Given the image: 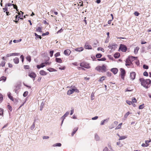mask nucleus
<instances>
[{"mask_svg":"<svg viewBox=\"0 0 151 151\" xmlns=\"http://www.w3.org/2000/svg\"><path fill=\"white\" fill-rule=\"evenodd\" d=\"M139 81L141 82L142 85L145 88H147L148 86L151 83V81L149 79H145L143 78H141L139 79Z\"/></svg>","mask_w":151,"mask_h":151,"instance_id":"1","label":"nucleus"},{"mask_svg":"<svg viewBox=\"0 0 151 151\" xmlns=\"http://www.w3.org/2000/svg\"><path fill=\"white\" fill-rule=\"evenodd\" d=\"M96 69L100 72H105L106 70V65H103L102 66H98L96 68Z\"/></svg>","mask_w":151,"mask_h":151,"instance_id":"2","label":"nucleus"},{"mask_svg":"<svg viewBox=\"0 0 151 151\" xmlns=\"http://www.w3.org/2000/svg\"><path fill=\"white\" fill-rule=\"evenodd\" d=\"M80 66L86 68H88L90 67L89 64L86 62L81 63L80 64Z\"/></svg>","mask_w":151,"mask_h":151,"instance_id":"3","label":"nucleus"},{"mask_svg":"<svg viewBox=\"0 0 151 151\" xmlns=\"http://www.w3.org/2000/svg\"><path fill=\"white\" fill-rule=\"evenodd\" d=\"M119 49L121 50L122 52H125L127 50V47L124 45H121L119 47Z\"/></svg>","mask_w":151,"mask_h":151,"instance_id":"4","label":"nucleus"},{"mask_svg":"<svg viewBox=\"0 0 151 151\" xmlns=\"http://www.w3.org/2000/svg\"><path fill=\"white\" fill-rule=\"evenodd\" d=\"M120 71H121V78L122 79H124V76L125 75V70L122 68H121L120 69Z\"/></svg>","mask_w":151,"mask_h":151,"instance_id":"5","label":"nucleus"},{"mask_svg":"<svg viewBox=\"0 0 151 151\" xmlns=\"http://www.w3.org/2000/svg\"><path fill=\"white\" fill-rule=\"evenodd\" d=\"M69 112L67 111L61 118V120H62V123H61V125L62 124L63 122V121L65 118L68 116V115L69 114Z\"/></svg>","mask_w":151,"mask_h":151,"instance_id":"6","label":"nucleus"},{"mask_svg":"<svg viewBox=\"0 0 151 151\" xmlns=\"http://www.w3.org/2000/svg\"><path fill=\"white\" fill-rule=\"evenodd\" d=\"M28 76L31 78H33V81L34 80L36 76V74L34 72L29 73Z\"/></svg>","mask_w":151,"mask_h":151,"instance_id":"7","label":"nucleus"},{"mask_svg":"<svg viewBox=\"0 0 151 151\" xmlns=\"http://www.w3.org/2000/svg\"><path fill=\"white\" fill-rule=\"evenodd\" d=\"M117 45L115 44H109L108 47L111 49H114L117 47Z\"/></svg>","mask_w":151,"mask_h":151,"instance_id":"8","label":"nucleus"},{"mask_svg":"<svg viewBox=\"0 0 151 151\" xmlns=\"http://www.w3.org/2000/svg\"><path fill=\"white\" fill-rule=\"evenodd\" d=\"M136 75V74L134 72H132L130 73V77L132 80L135 79Z\"/></svg>","mask_w":151,"mask_h":151,"instance_id":"9","label":"nucleus"},{"mask_svg":"<svg viewBox=\"0 0 151 151\" xmlns=\"http://www.w3.org/2000/svg\"><path fill=\"white\" fill-rule=\"evenodd\" d=\"M118 124V122L117 121H115L114 122V123L111 125L109 126V129H111L112 128H114V127H115L117 125V124Z\"/></svg>","mask_w":151,"mask_h":151,"instance_id":"10","label":"nucleus"},{"mask_svg":"<svg viewBox=\"0 0 151 151\" xmlns=\"http://www.w3.org/2000/svg\"><path fill=\"white\" fill-rule=\"evenodd\" d=\"M71 53V51L69 49H67L64 50V54L68 56Z\"/></svg>","mask_w":151,"mask_h":151,"instance_id":"11","label":"nucleus"},{"mask_svg":"<svg viewBox=\"0 0 151 151\" xmlns=\"http://www.w3.org/2000/svg\"><path fill=\"white\" fill-rule=\"evenodd\" d=\"M84 47L86 49H92V47L91 46L88 44V43H86L84 46Z\"/></svg>","mask_w":151,"mask_h":151,"instance_id":"12","label":"nucleus"},{"mask_svg":"<svg viewBox=\"0 0 151 151\" xmlns=\"http://www.w3.org/2000/svg\"><path fill=\"white\" fill-rule=\"evenodd\" d=\"M75 91V89L74 88L69 90L67 92V94L68 95H70L73 93Z\"/></svg>","mask_w":151,"mask_h":151,"instance_id":"13","label":"nucleus"},{"mask_svg":"<svg viewBox=\"0 0 151 151\" xmlns=\"http://www.w3.org/2000/svg\"><path fill=\"white\" fill-rule=\"evenodd\" d=\"M51 63H49V62H47V61L45 62V63H42L40 65L41 68H43L45 66V64L46 65H50V64Z\"/></svg>","mask_w":151,"mask_h":151,"instance_id":"14","label":"nucleus"},{"mask_svg":"<svg viewBox=\"0 0 151 151\" xmlns=\"http://www.w3.org/2000/svg\"><path fill=\"white\" fill-rule=\"evenodd\" d=\"M111 70L114 74H115L117 73L118 70L117 68H112Z\"/></svg>","mask_w":151,"mask_h":151,"instance_id":"15","label":"nucleus"},{"mask_svg":"<svg viewBox=\"0 0 151 151\" xmlns=\"http://www.w3.org/2000/svg\"><path fill=\"white\" fill-rule=\"evenodd\" d=\"M78 127H77L75 128L74 129L73 131L71 134V135H72V136H73L74 135V134H75V133H76V132L78 130Z\"/></svg>","mask_w":151,"mask_h":151,"instance_id":"16","label":"nucleus"},{"mask_svg":"<svg viewBox=\"0 0 151 151\" xmlns=\"http://www.w3.org/2000/svg\"><path fill=\"white\" fill-rule=\"evenodd\" d=\"M126 66L129 65L131 63V61L129 60V59H127L126 61Z\"/></svg>","mask_w":151,"mask_h":151,"instance_id":"17","label":"nucleus"},{"mask_svg":"<svg viewBox=\"0 0 151 151\" xmlns=\"http://www.w3.org/2000/svg\"><path fill=\"white\" fill-rule=\"evenodd\" d=\"M40 74L42 76H45L46 75V72L44 70H41L40 71Z\"/></svg>","mask_w":151,"mask_h":151,"instance_id":"18","label":"nucleus"},{"mask_svg":"<svg viewBox=\"0 0 151 151\" xmlns=\"http://www.w3.org/2000/svg\"><path fill=\"white\" fill-rule=\"evenodd\" d=\"M13 61L15 63L18 64L19 63V59L18 58H15L14 59Z\"/></svg>","mask_w":151,"mask_h":151,"instance_id":"19","label":"nucleus"},{"mask_svg":"<svg viewBox=\"0 0 151 151\" xmlns=\"http://www.w3.org/2000/svg\"><path fill=\"white\" fill-rule=\"evenodd\" d=\"M83 48L82 47H80L76 49L75 50L77 52H81L83 50Z\"/></svg>","mask_w":151,"mask_h":151,"instance_id":"20","label":"nucleus"},{"mask_svg":"<svg viewBox=\"0 0 151 151\" xmlns=\"http://www.w3.org/2000/svg\"><path fill=\"white\" fill-rule=\"evenodd\" d=\"M139 49V47H137L136 48H135L134 49V52L135 54L137 53Z\"/></svg>","mask_w":151,"mask_h":151,"instance_id":"21","label":"nucleus"},{"mask_svg":"<svg viewBox=\"0 0 151 151\" xmlns=\"http://www.w3.org/2000/svg\"><path fill=\"white\" fill-rule=\"evenodd\" d=\"M56 61L58 63H61L62 62V60L60 58H55Z\"/></svg>","mask_w":151,"mask_h":151,"instance_id":"22","label":"nucleus"},{"mask_svg":"<svg viewBox=\"0 0 151 151\" xmlns=\"http://www.w3.org/2000/svg\"><path fill=\"white\" fill-rule=\"evenodd\" d=\"M120 54L118 53H116L114 55V57L116 58H118Z\"/></svg>","mask_w":151,"mask_h":151,"instance_id":"23","label":"nucleus"},{"mask_svg":"<svg viewBox=\"0 0 151 151\" xmlns=\"http://www.w3.org/2000/svg\"><path fill=\"white\" fill-rule=\"evenodd\" d=\"M122 123H120L118 126H117L116 128L115 129H120L121 127V126L122 125Z\"/></svg>","mask_w":151,"mask_h":151,"instance_id":"24","label":"nucleus"},{"mask_svg":"<svg viewBox=\"0 0 151 151\" xmlns=\"http://www.w3.org/2000/svg\"><path fill=\"white\" fill-rule=\"evenodd\" d=\"M13 6L14 8V9H16L17 11V12H19V10L18 9H17V6L15 4H14V5H13ZM18 14H19V16L20 15V14H21L20 13H19V12L18 13Z\"/></svg>","mask_w":151,"mask_h":151,"instance_id":"25","label":"nucleus"},{"mask_svg":"<svg viewBox=\"0 0 151 151\" xmlns=\"http://www.w3.org/2000/svg\"><path fill=\"white\" fill-rule=\"evenodd\" d=\"M19 88V85H17L16 86V88L14 89V91L15 93H17L18 90Z\"/></svg>","mask_w":151,"mask_h":151,"instance_id":"26","label":"nucleus"},{"mask_svg":"<svg viewBox=\"0 0 151 151\" xmlns=\"http://www.w3.org/2000/svg\"><path fill=\"white\" fill-rule=\"evenodd\" d=\"M61 146V144L60 143H57L53 145V146L55 147H60Z\"/></svg>","mask_w":151,"mask_h":151,"instance_id":"27","label":"nucleus"},{"mask_svg":"<svg viewBox=\"0 0 151 151\" xmlns=\"http://www.w3.org/2000/svg\"><path fill=\"white\" fill-rule=\"evenodd\" d=\"M8 96L9 97V98L12 100L13 101V97L12 96H11V93H10L9 92L8 93Z\"/></svg>","mask_w":151,"mask_h":151,"instance_id":"28","label":"nucleus"},{"mask_svg":"<svg viewBox=\"0 0 151 151\" xmlns=\"http://www.w3.org/2000/svg\"><path fill=\"white\" fill-rule=\"evenodd\" d=\"M126 138H127V137H126L125 136H120V138H119V140H123V139H125Z\"/></svg>","mask_w":151,"mask_h":151,"instance_id":"29","label":"nucleus"},{"mask_svg":"<svg viewBox=\"0 0 151 151\" xmlns=\"http://www.w3.org/2000/svg\"><path fill=\"white\" fill-rule=\"evenodd\" d=\"M35 35L36 36L35 39H36V38H40V39H42V37L41 36L38 35L37 33H35Z\"/></svg>","mask_w":151,"mask_h":151,"instance_id":"30","label":"nucleus"},{"mask_svg":"<svg viewBox=\"0 0 151 151\" xmlns=\"http://www.w3.org/2000/svg\"><path fill=\"white\" fill-rule=\"evenodd\" d=\"M44 104H45L44 103L42 102V103L41 104L40 106V111H41L42 110V108H43V107L44 106Z\"/></svg>","mask_w":151,"mask_h":151,"instance_id":"31","label":"nucleus"},{"mask_svg":"<svg viewBox=\"0 0 151 151\" xmlns=\"http://www.w3.org/2000/svg\"><path fill=\"white\" fill-rule=\"evenodd\" d=\"M27 60L30 62L31 61V57L30 55H28L26 57Z\"/></svg>","mask_w":151,"mask_h":151,"instance_id":"32","label":"nucleus"},{"mask_svg":"<svg viewBox=\"0 0 151 151\" xmlns=\"http://www.w3.org/2000/svg\"><path fill=\"white\" fill-rule=\"evenodd\" d=\"M102 56V55L100 53H98L96 55V57L98 58H101Z\"/></svg>","mask_w":151,"mask_h":151,"instance_id":"33","label":"nucleus"},{"mask_svg":"<svg viewBox=\"0 0 151 151\" xmlns=\"http://www.w3.org/2000/svg\"><path fill=\"white\" fill-rule=\"evenodd\" d=\"M6 77L3 76H2L0 78V81L3 80L4 81H5L6 80Z\"/></svg>","mask_w":151,"mask_h":151,"instance_id":"34","label":"nucleus"},{"mask_svg":"<svg viewBox=\"0 0 151 151\" xmlns=\"http://www.w3.org/2000/svg\"><path fill=\"white\" fill-rule=\"evenodd\" d=\"M105 78V77L104 76H103L102 77H101L100 79L99 80V81L102 82V81L104 80Z\"/></svg>","mask_w":151,"mask_h":151,"instance_id":"35","label":"nucleus"},{"mask_svg":"<svg viewBox=\"0 0 151 151\" xmlns=\"http://www.w3.org/2000/svg\"><path fill=\"white\" fill-rule=\"evenodd\" d=\"M130 114V113L129 112H127V113L125 114V115L124 116V117L126 118L128 116V115Z\"/></svg>","mask_w":151,"mask_h":151,"instance_id":"36","label":"nucleus"},{"mask_svg":"<svg viewBox=\"0 0 151 151\" xmlns=\"http://www.w3.org/2000/svg\"><path fill=\"white\" fill-rule=\"evenodd\" d=\"M116 144L120 147H122L123 145L121 143L120 141H119L117 142Z\"/></svg>","mask_w":151,"mask_h":151,"instance_id":"37","label":"nucleus"},{"mask_svg":"<svg viewBox=\"0 0 151 151\" xmlns=\"http://www.w3.org/2000/svg\"><path fill=\"white\" fill-rule=\"evenodd\" d=\"M5 64V62L4 60H3L1 62V65L2 67H4V66Z\"/></svg>","mask_w":151,"mask_h":151,"instance_id":"38","label":"nucleus"},{"mask_svg":"<svg viewBox=\"0 0 151 151\" xmlns=\"http://www.w3.org/2000/svg\"><path fill=\"white\" fill-rule=\"evenodd\" d=\"M4 112V110L2 109H0V115H2Z\"/></svg>","mask_w":151,"mask_h":151,"instance_id":"39","label":"nucleus"},{"mask_svg":"<svg viewBox=\"0 0 151 151\" xmlns=\"http://www.w3.org/2000/svg\"><path fill=\"white\" fill-rule=\"evenodd\" d=\"M94 93L93 92H92L91 94V100H93L94 99Z\"/></svg>","mask_w":151,"mask_h":151,"instance_id":"40","label":"nucleus"},{"mask_svg":"<svg viewBox=\"0 0 151 151\" xmlns=\"http://www.w3.org/2000/svg\"><path fill=\"white\" fill-rule=\"evenodd\" d=\"M132 102L133 103H136L137 100L134 97H133L132 99Z\"/></svg>","mask_w":151,"mask_h":151,"instance_id":"41","label":"nucleus"},{"mask_svg":"<svg viewBox=\"0 0 151 151\" xmlns=\"http://www.w3.org/2000/svg\"><path fill=\"white\" fill-rule=\"evenodd\" d=\"M126 103L129 105H131L132 104V101L128 100H126Z\"/></svg>","mask_w":151,"mask_h":151,"instance_id":"42","label":"nucleus"},{"mask_svg":"<svg viewBox=\"0 0 151 151\" xmlns=\"http://www.w3.org/2000/svg\"><path fill=\"white\" fill-rule=\"evenodd\" d=\"M106 60V59L105 58H103L101 59H98L97 60L99 61H105Z\"/></svg>","mask_w":151,"mask_h":151,"instance_id":"43","label":"nucleus"},{"mask_svg":"<svg viewBox=\"0 0 151 151\" xmlns=\"http://www.w3.org/2000/svg\"><path fill=\"white\" fill-rule=\"evenodd\" d=\"M36 30L38 32H42L41 28L40 27H38L36 29Z\"/></svg>","mask_w":151,"mask_h":151,"instance_id":"44","label":"nucleus"},{"mask_svg":"<svg viewBox=\"0 0 151 151\" xmlns=\"http://www.w3.org/2000/svg\"><path fill=\"white\" fill-rule=\"evenodd\" d=\"M28 93V92L27 91H25L23 94V96L24 97H26Z\"/></svg>","mask_w":151,"mask_h":151,"instance_id":"45","label":"nucleus"},{"mask_svg":"<svg viewBox=\"0 0 151 151\" xmlns=\"http://www.w3.org/2000/svg\"><path fill=\"white\" fill-rule=\"evenodd\" d=\"M95 139L97 141L99 140V136L96 134H95Z\"/></svg>","mask_w":151,"mask_h":151,"instance_id":"46","label":"nucleus"},{"mask_svg":"<svg viewBox=\"0 0 151 151\" xmlns=\"http://www.w3.org/2000/svg\"><path fill=\"white\" fill-rule=\"evenodd\" d=\"M97 50H101L103 52H104V50L103 48H100V47H98L97 49Z\"/></svg>","mask_w":151,"mask_h":151,"instance_id":"47","label":"nucleus"},{"mask_svg":"<svg viewBox=\"0 0 151 151\" xmlns=\"http://www.w3.org/2000/svg\"><path fill=\"white\" fill-rule=\"evenodd\" d=\"M7 7L6 6H5V7L4 8H3V10L4 11V12H6L7 11Z\"/></svg>","mask_w":151,"mask_h":151,"instance_id":"48","label":"nucleus"},{"mask_svg":"<svg viewBox=\"0 0 151 151\" xmlns=\"http://www.w3.org/2000/svg\"><path fill=\"white\" fill-rule=\"evenodd\" d=\"M18 17V15H16L15 17V19L16 20H14V22H15L16 23H17L18 22V21H19V19H18V20H17Z\"/></svg>","mask_w":151,"mask_h":151,"instance_id":"49","label":"nucleus"},{"mask_svg":"<svg viewBox=\"0 0 151 151\" xmlns=\"http://www.w3.org/2000/svg\"><path fill=\"white\" fill-rule=\"evenodd\" d=\"M144 104H142L140 105L139 106V109H143L144 107Z\"/></svg>","mask_w":151,"mask_h":151,"instance_id":"50","label":"nucleus"},{"mask_svg":"<svg viewBox=\"0 0 151 151\" xmlns=\"http://www.w3.org/2000/svg\"><path fill=\"white\" fill-rule=\"evenodd\" d=\"M53 52H54L53 50L50 51V56L51 57H52V56H53Z\"/></svg>","mask_w":151,"mask_h":151,"instance_id":"51","label":"nucleus"},{"mask_svg":"<svg viewBox=\"0 0 151 151\" xmlns=\"http://www.w3.org/2000/svg\"><path fill=\"white\" fill-rule=\"evenodd\" d=\"M20 58L22 59V61L23 63L24 60V57L23 55H21Z\"/></svg>","mask_w":151,"mask_h":151,"instance_id":"52","label":"nucleus"},{"mask_svg":"<svg viewBox=\"0 0 151 151\" xmlns=\"http://www.w3.org/2000/svg\"><path fill=\"white\" fill-rule=\"evenodd\" d=\"M149 145L148 144H146V143H143L142 145V146L143 147H147Z\"/></svg>","mask_w":151,"mask_h":151,"instance_id":"53","label":"nucleus"},{"mask_svg":"<svg viewBox=\"0 0 151 151\" xmlns=\"http://www.w3.org/2000/svg\"><path fill=\"white\" fill-rule=\"evenodd\" d=\"M5 5L7 7V6H11L14 5V4H11V3H8V4H6Z\"/></svg>","mask_w":151,"mask_h":151,"instance_id":"54","label":"nucleus"},{"mask_svg":"<svg viewBox=\"0 0 151 151\" xmlns=\"http://www.w3.org/2000/svg\"><path fill=\"white\" fill-rule=\"evenodd\" d=\"M24 68L26 69H28L29 68V65H24Z\"/></svg>","mask_w":151,"mask_h":151,"instance_id":"55","label":"nucleus"},{"mask_svg":"<svg viewBox=\"0 0 151 151\" xmlns=\"http://www.w3.org/2000/svg\"><path fill=\"white\" fill-rule=\"evenodd\" d=\"M60 55V53L59 52H57L55 54V57H58Z\"/></svg>","mask_w":151,"mask_h":151,"instance_id":"56","label":"nucleus"},{"mask_svg":"<svg viewBox=\"0 0 151 151\" xmlns=\"http://www.w3.org/2000/svg\"><path fill=\"white\" fill-rule=\"evenodd\" d=\"M143 75L145 76H148V73L146 71H145L143 73Z\"/></svg>","mask_w":151,"mask_h":151,"instance_id":"57","label":"nucleus"},{"mask_svg":"<svg viewBox=\"0 0 151 151\" xmlns=\"http://www.w3.org/2000/svg\"><path fill=\"white\" fill-rule=\"evenodd\" d=\"M143 68L145 69H148V66L145 65H143Z\"/></svg>","mask_w":151,"mask_h":151,"instance_id":"58","label":"nucleus"},{"mask_svg":"<svg viewBox=\"0 0 151 151\" xmlns=\"http://www.w3.org/2000/svg\"><path fill=\"white\" fill-rule=\"evenodd\" d=\"M35 127V125L34 124V122L33 123V124L32 125V126L30 127V129L31 130L33 129Z\"/></svg>","mask_w":151,"mask_h":151,"instance_id":"59","label":"nucleus"},{"mask_svg":"<svg viewBox=\"0 0 151 151\" xmlns=\"http://www.w3.org/2000/svg\"><path fill=\"white\" fill-rule=\"evenodd\" d=\"M7 107L9 110H10V111H12V107L9 105H8Z\"/></svg>","mask_w":151,"mask_h":151,"instance_id":"60","label":"nucleus"},{"mask_svg":"<svg viewBox=\"0 0 151 151\" xmlns=\"http://www.w3.org/2000/svg\"><path fill=\"white\" fill-rule=\"evenodd\" d=\"M133 90L132 89H130V88H128L126 89V91H131Z\"/></svg>","mask_w":151,"mask_h":151,"instance_id":"61","label":"nucleus"},{"mask_svg":"<svg viewBox=\"0 0 151 151\" xmlns=\"http://www.w3.org/2000/svg\"><path fill=\"white\" fill-rule=\"evenodd\" d=\"M49 33L48 32H47L45 33H42V36H43L47 35L49 34Z\"/></svg>","mask_w":151,"mask_h":151,"instance_id":"62","label":"nucleus"},{"mask_svg":"<svg viewBox=\"0 0 151 151\" xmlns=\"http://www.w3.org/2000/svg\"><path fill=\"white\" fill-rule=\"evenodd\" d=\"M106 75L108 76H111V73L110 72H107L106 73Z\"/></svg>","mask_w":151,"mask_h":151,"instance_id":"63","label":"nucleus"},{"mask_svg":"<svg viewBox=\"0 0 151 151\" xmlns=\"http://www.w3.org/2000/svg\"><path fill=\"white\" fill-rule=\"evenodd\" d=\"M109 120V118H108L105 119L103 120H104V122H105V123H106L107 122H108Z\"/></svg>","mask_w":151,"mask_h":151,"instance_id":"64","label":"nucleus"}]
</instances>
